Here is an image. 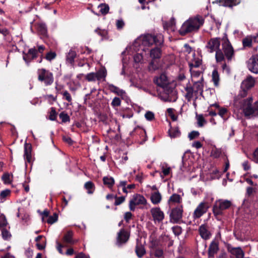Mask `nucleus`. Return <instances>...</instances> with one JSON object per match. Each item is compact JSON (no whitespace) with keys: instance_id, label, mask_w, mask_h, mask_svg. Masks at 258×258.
Instances as JSON below:
<instances>
[{"instance_id":"nucleus-1","label":"nucleus","mask_w":258,"mask_h":258,"mask_svg":"<svg viewBox=\"0 0 258 258\" xmlns=\"http://www.w3.org/2000/svg\"><path fill=\"white\" fill-rule=\"evenodd\" d=\"M163 43L161 34L153 35L149 34L142 35L138 37L132 45L127 46L122 55H133L136 63H143L148 57L149 47L153 44L159 45Z\"/></svg>"},{"instance_id":"nucleus-2","label":"nucleus","mask_w":258,"mask_h":258,"mask_svg":"<svg viewBox=\"0 0 258 258\" xmlns=\"http://www.w3.org/2000/svg\"><path fill=\"white\" fill-rule=\"evenodd\" d=\"M252 99L248 97L235 101V105L241 109L244 115L249 117L258 116V101L255 102L253 106H251Z\"/></svg>"},{"instance_id":"nucleus-3","label":"nucleus","mask_w":258,"mask_h":258,"mask_svg":"<svg viewBox=\"0 0 258 258\" xmlns=\"http://www.w3.org/2000/svg\"><path fill=\"white\" fill-rule=\"evenodd\" d=\"M204 19L202 16H197L190 18L181 26L179 33L181 35L198 30L204 24Z\"/></svg>"},{"instance_id":"nucleus-4","label":"nucleus","mask_w":258,"mask_h":258,"mask_svg":"<svg viewBox=\"0 0 258 258\" xmlns=\"http://www.w3.org/2000/svg\"><path fill=\"white\" fill-rule=\"evenodd\" d=\"M192 58L189 62V66L191 74V78L192 81L197 80L203 77L202 72L197 70V69L202 64V56L199 54H196L195 52L192 53Z\"/></svg>"},{"instance_id":"nucleus-5","label":"nucleus","mask_w":258,"mask_h":258,"mask_svg":"<svg viewBox=\"0 0 258 258\" xmlns=\"http://www.w3.org/2000/svg\"><path fill=\"white\" fill-rule=\"evenodd\" d=\"M38 79L44 82L45 85H50L53 82V77L52 73L44 69H38L37 71Z\"/></svg>"},{"instance_id":"nucleus-6","label":"nucleus","mask_w":258,"mask_h":258,"mask_svg":"<svg viewBox=\"0 0 258 258\" xmlns=\"http://www.w3.org/2000/svg\"><path fill=\"white\" fill-rule=\"evenodd\" d=\"M107 75L106 70L104 68L99 69L96 73H90L85 76V79L89 82L104 81Z\"/></svg>"},{"instance_id":"nucleus-7","label":"nucleus","mask_w":258,"mask_h":258,"mask_svg":"<svg viewBox=\"0 0 258 258\" xmlns=\"http://www.w3.org/2000/svg\"><path fill=\"white\" fill-rule=\"evenodd\" d=\"M231 203L228 200H219L215 202L213 208V211L215 215H221L223 210L228 209Z\"/></svg>"},{"instance_id":"nucleus-8","label":"nucleus","mask_w":258,"mask_h":258,"mask_svg":"<svg viewBox=\"0 0 258 258\" xmlns=\"http://www.w3.org/2000/svg\"><path fill=\"white\" fill-rule=\"evenodd\" d=\"M146 203L147 201L143 196L139 194L135 195L130 202V209L131 211H134L136 206L144 205Z\"/></svg>"},{"instance_id":"nucleus-9","label":"nucleus","mask_w":258,"mask_h":258,"mask_svg":"<svg viewBox=\"0 0 258 258\" xmlns=\"http://www.w3.org/2000/svg\"><path fill=\"white\" fill-rule=\"evenodd\" d=\"M255 84V80L251 76H248L244 80L241 84V87L243 90V92L241 93L240 95L244 97L246 94L247 90L253 87Z\"/></svg>"},{"instance_id":"nucleus-10","label":"nucleus","mask_w":258,"mask_h":258,"mask_svg":"<svg viewBox=\"0 0 258 258\" xmlns=\"http://www.w3.org/2000/svg\"><path fill=\"white\" fill-rule=\"evenodd\" d=\"M209 205L205 202H201L195 210L192 216L194 219H198L206 213Z\"/></svg>"},{"instance_id":"nucleus-11","label":"nucleus","mask_w":258,"mask_h":258,"mask_svg":"<svg viewBox=\"0 0 258 258\" xmlns=\"http://www.w3.org/2000/svg\"><path fill=\"white\" fill-rule=\"evenodd\" d=\"M220 44L219 38H213L208 42L206 47L208 52L212 53L219 49Z\"/></svg>"},{"instance_id":"nucleus-12","label":"nucleus","mask_w":258,"mask_h":258,"mask_svg":"<svg viewBox=\"0 0 258 258\" xmlns=\"http://www.w3.org/2000/svg\"><path fill=\"white\" fill-rule=\"evenodd\" d=\"M222 47L225 55L228 60L231 59L234 55L233 48L227 38L223 39Z\"/></svg>"},{"instance_id":"nucleus-13","label":"nucleus","mask_w":258,"mask_h":258,"mask_svg":"<svg viewBox=\"0 0 258 258\" xmlns=\"http://www.w3.org/2000/svg\"><path fill=\"white\" fill-rule=\"evenodd\" d=\"M151 213L155 223L162 222L164 218V214L158 207L153 208L151 209Z\"/></svg>"},{"instance_id":"nucleus-14","label":"nucleus","mask_w":258,"mask_h":258,"mask_svg":"<svg viewBox=\"0 0 258 258\" xmlns=\"http://www.w3.org/2000/svg\"><path fill=\"white\" fill-rule=\"evenodd\" d=\"M247 67L249 70L255 74L258 73V57L252 55L247 61Z\"/></svg>"},{"instance_id":"nucleus-15","label":"nucleus","mask_w":258,"mask_h":258,"mask_svg":"<svg viewBox=\"0 0 258 258\" xmlns=\"http://www.w3.org/2000/svg\"><path fill=\"white\" fill-rule=\"evenodd\" d=\"M154 82L158 86L163 88H165L169 84L168 79L164 73L161 74L160 76L157 77L154 79Z\"/></svg>"},{"instance_id":"nucleus-16","label":"nucleus","mask_w":258,"mask_h":258,"mask_svg":"<svg viewBox=\"0 0 258 258\" xmlns=\"http://www.w3.org/2000/svg\"><path fill=\"white\" fill-rule=\"evenodd\" d=\"M160 98L165 102H175L177 99L176 92L172 90L169 93L160 95Z\"/></svg>"},{"instance_id":"nucleus-17","label":"nucleus","mask_w":258,"mask_h":258,"mask_svg":"<svg viewBox=\"0 0 258 258\" xmlns=\"http://www.w3.org/2000/svg\"><path fill=\"white\" fill-rule=\"evenodd\" d=\"M182 212L181 208L173 209L170 215L171 220L175 223L177 222L182 218Z\"/></svg>"},{"instance_id":"nucleus-18","label":"nucleus","mask_w":258,"mask_h":258,"mask_svg":"<svg viewBox=\"0 0 258 258\" xmlns=\"http://www.w3.org/2000/svg\"><path fill=\"white\" fill-rule=\"evenodd\" d=\"M37 50L35 48H31L29 50L27 54L23 56V59L27 65H29L30 61L37 57Z\"/></svg>"},{"instance_id":"nucleus-19","label":"nucleus","mask_w":258,"mask_h":258,"mask_svg":"<svg viewBox=\"0 0 258 258\" xmlns=\"http://www.w3.org/2000/svg\"><path fill=\"white\" fill-rule=\"evenodd\" d=\"M163 43L159 45H156L155 43L153 44L151 46L155 45L154 48H152L150 50L148 49L150 52V55L152 59H156L159 58L161 56V51L159 46L161 45Z\"/></svg>"},{"instance_id":"nucleus-20","label":"nucleus","mask_w":258,"mask_h":258,"mask_svg":"<svg viewBox=\"0 0 258 258\" xmlns=\"http://www.w3.org/2000/svg\"><path fill=\"white\" fill-rule=\"evenodd\" d=\"M193 88L195 90V92L197 94H202L204 89L203 78H200L197 80H194Z\"/></svg>"},{"instance_id":"nucleus-21","label":"nucleus","mask_w":258,"mask_h":258,"mask_svg":"<svg viewBox=\"0 0 258 258\" xmlns=\"http://www.w3.org/2000/svg\"><path fill=\"white\" fill-rule=\"evenodd\" d=\"M199 233L201 236L204 239L207 240L210 238L211 234L209 230L207 225L203 224L199 228Z\"/></svg>"},{"instance_id":"nucleus-22","label":"nucleus","mask_w":258,"mask_h":258,"mask_svg":"<svg viewBox=\"0 0 258 258\" xmlns=\"http://www.w3.org/2000/svg\"><path fill=\"white\" fill-rule=\"evenodd\" d=\"M136 253L139 258H141L146 253L145 247L142 243L139 241V238L137 239Z\"/></svg>"},{"instance_id":"nucleus-23","label":"nucleus","mask_w":258,"mask_h":258,"mask_svg":"<svg viewBox=\"0 0 258 258\" xmlns=\"http://www.w3.org/2000/svg\"><path fill=\"white\" fill-rule=\"evenodd\" d=\"M128 233L123 229H121L118 234L117 242L120 243H125L128 240Z\"/></svg>"},{"instance_id":"nucleus-24","label":"nucleus","mask_w":258,"mask_h":258,"mask_svg":"<svg viewBox=\"0 0 258 258\" xmlns=\"http://www.w3.org/2000/svg\"><path fill=\"white\" fill-rule=\"evenodd\" d=\"M73 233L71 231L67 232L63 237L62 241L64 243L73 244L76 242L73 239Z\"/></svg>"},{"instance_id":"nucleus-25","label":"nucleus","mask_w":258,"mask_h":258,"mask_svg":"<svg viewBox=\"0 0 258 258\" xmlns=\"http://www.w3.org/2000/svg\"><path fill=\"white\" fill-rule=\"evenodd\" d=\"M218 250V244L215 241L211 242L209 248V256L210 257H214V255Z\"/></svg>"},{"instance_id":"nucleus-26","label":"nucleus","mask_w":258,"mask_h":258,"mask_svg":"<svg viewBox=\"0 0 258 258\" xmlns=\"http://www.w3.org/2000/svg\"><path fill=\"white\" fill-rule=\"evenodd\" d=\"M77 55L76 51L71 48L66 55V61L68 63L73 64L74 62V59Z\"/></svg>"},{"instance_id":"nucleus-27","label":"nucleus","mask_w":258,"mask_h":258,"mask_svg":"<svg viewBox=\"0 0 258 258\" xmlns=\"http://www.w3.org/2000/svg\"><path fill=\"white\" fill-rule=\"evenodd\" d=\"M161 195L158 191H155L151 194V201L153 204H158L161 202Z\"/></svg>"},{"instance_id":"nucleus-28","label":"nucleus","mask_w":258,"mask_h":258,"mask_svg":"<svg viewBox=\"0 0 258 258\" xmlns=\"http://www.w3.org/2000/svg\"><path fill=\"white\" fill-rule=\"evenodd\" d=\"M161 171L162 174H161V177L163 178L165 176H167L170 174L171 172V168L165 163H161L160 165Z\"/></svg>"},{"instance_id":"nucleus-29","label":"nucleus","mask_w":258,"mask_h":258,"mask_svg":"<svg viewBox=\"0 0 258 258\" xmlns=\"http://www.w3.org/2000/svg\"><path fill=\"white\" fill-rule=\"evenodd\" d=\"M231 253L236 258H243L244 252L240 247H235L231 249Z\"/></svg>"},{"instance_id":"nucleus-30","label":"nucleus","mask_w":258,"mask_h":258,"mask_svg":"<svg viewBox=\"0 0 258 258\" xmlns=\"http://www.w3.org/2000/svg\"><path fill=\"white\" fill-rule=\"evenodd\" d=\"M108 88L111 92L116 94L117 95L122 96L125 94V91L124 90L119 89L112 84H109Z\"/></svg>"},{"instance_id":"nucleus-31","label":"nucleus","mask_w":258,"mask_h":258,"mask_svg":"<svg viewBox=\"0 0 258 258\" xmlns=\"http://www.w3.org/2000/svg\"><path fill=\"white\" fill-rule=\"evenodd\" d=\"M185 89L186 92L185 97L188 101H190L193 98L194 94H197V93L195 92L193 87H186Z\"/></svg>"},{"instance_id":"nucleus-32","label":"nucleus","mask_w":258,"mask_h":258,"mask_svg":"<svg viewBox=\"0 0 258 258\" xmlns=\"http://www.w3.org/2000/svg\"><path fill=\"white\" fill-rule=\"evenodd\" d=\"M160 68V64L158 60L156 59H152L151 62L149 63L148 66V70L149 71H155Z\"/></svg>"},{"instance_id":"nucleus-33","label":"nucleus","mask_w":258,"mask_h":258,"mask_svg":"<svg viewBox=\"0 0 258 258\" xmlns=\"http://www.w3.org/2000/svg\"><path fill=\"white\" fill-rule=\"evenodd\" d=\"M103 183L105 185H107L109 188H111L114 184V180L113 177L111 176H105L103 178Z\"/></svg>"},{"instance_id":"nucleus-34","label":"nucleus","mask_w":258,"mask_h":258,"mask_svg":"<svg viewBox=\"0 0 258 258\" xmlns=\"http://www.w3.org/2000/svg\"><path fill=\"white\" fill-rule=\"evenodd\" d=\"M219 75L217 70L215 69L212 72V81L214 83V86L218 87L219 85Z\"/></svg>"},{"instance_id":"nucleus-35","label":"nucleus","mask_w":258,"mask_h":258,"mask_svg":"<svg viewBox=\"0 0 258 258\" xmlns=\"http://www.w3.org/2000/svg\"><path fill=\"white\" fill-rule=\"evenodd\" d=\"M24 158L26 159L27 162H30L31 160V149L30 145H27L26 144L25 146V152L24 155Z\"/></svg>"},{"instance_id":"nucleus-36","label":"nucleus","mask_w":258,"mask_h":258,"mask_svg":"<svg viewBox=\"0 0 258 258\" xmlns=\"http://www.w3.org/2000/svg\"><path fill=\"white\" fill-rule=\"evenodd\" d=\"M181 200V197L176 194H173L168 200L169 204L170 203H180Z\"/></svg>"},{"instance_id":"nucleus-37","label":"nucleus","mask_w":258,"mask_h":258,"mask_svg":"<svg viewBox=\"0 0 258 258\" xmlns=\"http://www.w3.org/2000/svg\"><path fill=\"white\" fill-rule=\"evenodd\" d=\"M11 194V190L8 189H5L2 191L0 193V200L1 203H3L6 201V198L10 196Z\"/></svg>"},{"instance_id":"nucleus-38","label":"nucleus","mask_w":258,"mask_h":258,"mask_svg":"<svg viewBox=\"0 0 258 258\" xmlns=\"http://www.w3.org/2000/svg\"><path fill=\"white\" fill-rule=\"evenodd\" d=\"M168 134L171 138H174L179 137L180 133L177 128H171L168 131Z\"/></svg>"},{"instance_id":"nucleus-39","label":"nucleus","mask_w":258,"mask_h":258,"mask_svg":"<svg viewBox=\"0 0 258 258\" xmlns=\"http://www.w3.org/2000/svg\"><path fill=\"white\" fill-rule=\"evenodd\" d=\"M2 179L5 184H10L12 180V175L8 173H5L3 175Z\"/></svg>"},{"instance_id":"nucleus-40","label":"nucleus","mask_w":258,"mask_h":258,"mask_svg":"<svg viewBox=\"0 0 258 258\" xmlns=\"http://www.w3.org/2000/svg\"><path fill=\"white\" fill-rule=\"evenodd\" d=\"M37 30L41 35L43 36L46 35L47 28L45 24H38L37 25Z\"/></svg>"},{"instance_id":"nucleus-41","label":"nucleus","mask_w":258,"mask_h":258,"mask_svg":"<svg viewBox=\"0 0 258 258\" xmlns=\"http://www.w3.org/2000/svg\"><path fill=\"white\" fill-rule=\"evenodd\" d=\"M215 58L217 62H221L224 59V56L222 51L219 49L215 51Z\"/></svg>"},{"instance_id":"nucleus-42","label":"nucleus","mask_w":258,"mask_h":258,"mask_svg":"<svg viewBox=\"0 0 258 258\" xmlns=\"http://www.w3.org/2000/svg\"><path fill=\"white\" fill-rule=\"evenodd\" d=\"M95 32L100 35L102 39L107 38L108 32L105 29H97L95 30Z\"/></svg>"},{"instance_id":"nucleus-43","label":"nucleus","mask_w":258,"mask_h":258,"mask_svg":"<svg viewBox=\"0 0 258 258\" xmlns=\"http://www.w3.org/2000/svg\"><path fill=\"white\" fill-rule=\"evenodd\" d=\"M85 187L88 190V194H91L94 192V185L93 182L91 181L87 182L85 184Z\"/></svg>"},{"instance_id":"nucleus-44","label":"nucleus","mask_w":258,"mask_h":258,"mask_svg":"<svg viewBox=\"0 0 258 258\" xmlns=\"http://www.w3.org/2000/svg\"><path fill=\"white\" fill-rule=\"evenodd\" d=\"M58 215L56 213H54L52 216L48 217L46 222L50 224H52L57 221Z\"/></svg>"},{"instance_id":"nucleus-45","label":"nucleus","mask_w":258,"mask_h":258,"mask_svg":"<svg viewBox=\"0 0 258 258\" xmlns=\"http://www.w3.org/2000/svg\"><path fill=\"white\" fill-rule=\"evenodd\" d=\"M98 8L99 9V11L102 14H106L108 13L109 11V7L108 5L105 4H100L98 6Z\"/></svg>"},{"instance_id":"nucleus-46","label":"nucleus","mask_w":258,"mask_h":258,"mask_svg":"<svg viewBox=\"0 0 258 258\" xmlns=\"http://www.w3.org/2000/svg\"><path fill=\"white\" fill-rule=\"evenodd\" d=\"M1 230L2 231L3 238L5 240H9L11 237L10 233L6 230V228L2 229Z\"/></svg>"},{"instance_id":"nucleus-47","label":"nucleus","mask_w":258,"mask_h":258,"mask_svg":"<svg viewBox=\"0 0 258 258\" xmlns=\"http://www.w3.org/2000/svg\"><path fill=\"white\" fill-rule=\"evenodd\" d=\"M8 222L5 216L0 217V229L6 228Z\"/></svg>"},{"instance_id":"nucleus-48","label":"nucleus","mask_w":258,"mask_h":258,"mask_svg":"<svg viewBox=\"0 0 258 258\" xmlns=\"http://www.w3.org/2000/svg\"><path fill=\"white\" fill-rule=\"evenodd\" d=\"M155 258H161L163 254V250L161 249H156L153 252Z\"/></svg>"},{"instance_id":"nucleus-49","label":"nucleus","mask_w":258,"mask_h":258,"mask_svg":"<svg viewBox=\"0 0 258 258\" xmlns=\"http://www.w3.org/2000/svg\"><path fill=\"white\" fill-rule=\"evenodd\" d=\"M145 117L147 120L152 121L154 119L155 116L153 112L148 111L145 113Z\"/></svg>"},{"instance_id":"nucleus-50","label":"nucleus","mask_w":258,"mask_h":258,"mask_svg":"<svg viewBox=\"0 0 258 258\" xmlns=\"http://www.w3.org/2000/svg\"><path fill=\"white\" fill-rule=\"evenodd\" d=\"M236 4L237 3L234 1V0H224V3L221 5L226 7H232L236 5Z\"/></svg>"},{"instance_id":"nucleus-51","label":"nucleus","mask_w":258,"mask_h":258,"mask_svg":"<svg viewBox=\"0 0 258 258\" xmlns=\"http://www.w3.org/2000/svg\"><path fill=\"white\" fill-rule=\"evenodd\" d=\"M121 100L118 97H114L111 102L113 107H117L120 105Z\"/></svg>"},{"instance_id":"nucleus-52","label":"nucleus","mask_w":258,"mask_h":258,"mask_svg":"<svg viewBox=\"0 0 258 258\" xmlns=\"http://www.w3.org/2000/svg\"><path fill=\"white\" fill-rule=\"evenodd\" d=\"M242 42L244 47H250L251 45L252 40L249 37H246L243 40Z\"/></svg>"},{"instance_id":"nucleus-53","label":"nucleus","mask_w":258,"mask_h":258,"mask_svg":"<svg viewBox=\"0 0 258 258\" xmlns=\"http://www.w3.org/2000/svg\"><path fill=\"white\" fill-rule=\"evenodd\" d=\"M59 117L64 122L69 121L70 120V117L68 115L63 112H61L59 114Z\"/></svg>"},{"instance_id":"nucleus-54","label":"nucleus","mask_w":258,"mask_h":258,"mask_svg":"<svg viewBox=\"0 0 258 258\" xmlns=\"http://www.w3.org/2000/svg\"><path fill=\"white\" fill-rule=\"evenodd\" d=\"M173 110V109L169 108L167 109V112H168L171 119L173 121H175L177 119V116L174 114Z\"/></svg>"},{"instance_id":"nucleus-55","label":"nucleus","mask_w":258,"mask_h":258,"mask_svg":"<svg viewBox=\"0 0 258 258\" xmlns=\"http://www.w3.org/2000/svg\"><path fill=\"white\" fill-rule=\"evenodd\" d=\"M63 98L68 102H71L72 100L70 94L67 91H65L62 93Z\"/></svg>"},{"instance_id":"nucleus-56","label":"nucleus","mask_w":258,"mask_h":258,"mask_svg":"<svg viewBox=\"0 0 258 258\" xmlns=\"http://www.w3.org/2000/svg\"><path fill=\"white\" fill-rule=\"evenodd\" d=\"M199 135L200 134L198 131H192L188 134V138L190 140H191L197 138Z\"/></svg>"},{"instance_id":"nucleus-57","label":"nucleus","mask_w":258,"mask_h":258,"mask_svg":"<svg viewBox=\"0 0 258 258\" xmlns=\"http://www.w3.org/2000/svg\"><path fill=\"white\" fill-rule=\"evenodd\" d=\"M124 200L125 198L123 196L120 197H116L114 205L116 206L119 205L122 203L124 201Z\"/></svg>"},{"instance_id":"nucleus-58","label":"nucleus","mask_w":258,"mask_h":258,"mask_svg":"<svg viewBox=\"0 0 258 258\" xmlns=\"http://www.w3.org/2000/svg\"><path fill=\"white\" fill-rule=\"evenodd\" d=\"M56 56V54L54 52H49L46 54V59L48 60H51L52 59H54Z\"/></svg>"},{"instance_id":"nucleus-59","label":"nucleus","mask_w":258,"mask_h":258,"mask_svg":"<svg viewBox=\"0 0 258 258\" xmlns=\"http://www.w3.org/2000/svg\"><path fill=\"white\" fill-rule=\"evenodd\" d=\"M205 122V120L202 115L198 117V123L199 126H203Z\"/></svg>"},{"instance_id":"nucleus-60","label":"nucleus","mask_w":258,"mask_h":258,"mask_svg":"<svg viewBox=\"0 0 258 258\" xmlns=\"http://www.w3.org/2000/svg\"><path fill=\"white\" fill-rule=\"evenodd\" d=\"M252 160L256 163H258V147L256 148L253 153Z\"/></svg>"},{"instance_id":"nucleus-61","label":"nucleus","mask_w":258,"mask_h":258,"mask_svg":"<svg viewBox=\"0 0 258 258\" xmlns=\"http://www.w3.org/2000/svg\"><path fill=\"white\" fill-rule=\"evenodd\" d=\"M56 117V112L54 109L52 108L50 112L49 119L51 120H54Z\"/></svg>"},{"instance_id":"nucleus-62","label":"nucleus","mask_w":258,"mask_h":258,"mask_svg":"<svg viewBox=\"0 0 258 258\" xmlns=\"http://www.w3.org/2000/svg\"><path fill=\"white\" fill-rule=\"evenodd\" d=\"M172 231L176 235H179L181 233V229L179 226L173 227Z\"/></svg>"},{"instance_id":"nucleus-63","label":"nucleus","mask_w":258,"mask_h":258,"mask_svg":"<svg viewBox=\"0 0 258 258\" xmlns=\"http://www.w3.org/2000/svg\"><path fill=\"white\" fill-rule=\"evenodd\" d=\"M133 215L131 212H127L124 214V218L126 222H128L132 218Z\"/></svg>"},{"instance_id":"nucleus-64","label":"nucleus","mask_w":258,"mask_h":258,"mask_svg":"<svg viewBox=\"0 0 258 258\" xmlns=\"http://www.w3.org/2000/svg\"><path fill=\"white\" fill-rule=\"evenodd\" d=\"M75 258H90V257L83 252H80L76 255Z\"/></svg>"}]
</instances>
